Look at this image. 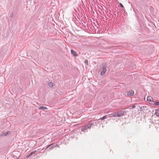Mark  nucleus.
I'll return each mask as SVG.
<instances>
[{"label": "nucleus", "instance_id": "nucleus-11", "mask_svg": "<svg viewBox=\"0 0 159 159\" xmlns=\"http://www.w3.org/2000/svg\"><path fill=\"white\" fill-rule=\"evenodd\" d=\"M36 152V150L30 153L29 154L28 156H27V157H26L27 158H28L29 157H31L33 154H34V153H35Z\"/></svg>", "mask_w": 159, "mask_h": 159}, {"label": "nucleus", "instance_id": "nucleus-14", "mask_svg": "<svg viewBox=\"0 0 159 159\" xmlns=\"http://www.w3.org/2000/svg\"><path fill=\"white\" fill-rule=\"evenodd\" d=\"M39 109H47V108L45 106H40L39 107Z\"/></svg>", "mask_w": 159, "mask_h": 159}, {"label": "nucleus", "instance_id": "nucleus-9", "mask_svg": "<svg viewBox=\"0 0 159 159\" xmlns=\"http://www.w3.org/2000/svg\"><path fill=\"white\" fill-rule=\"evenodd\" d=\"M153 99L150 96L148 97L147 98V100L148 102H152V101H153Z\"/></svg>", "mask_w": 159, "mask_h": 159}, {"label": "nucleus", "instance_id": "nucleus-4", "mask_svg": "<svg viewBox=\"0 0 159 159\" xmlns=\"http://www.w3.org/2000/svg\"><path fill=\"white\" fill-rule=\"evenodd\" d=\"M118 117L121 116L125 115V113H126L125 111H117Z\"/></svg>", "mask_w": 159, "mask_h": 159}, {"label": "nucleus", "instance_id": "nucleus-1", "mask_svg": "<svg viewBox=\"0 0 159 159\" xmlns=\"http://www.w3.org/2000/svg\"><path fill=\"white\" fill-rule=\"evenodd\" d=\"M97 124L96 122L94 121L92 122L91 121H89L84 126L82 127L81 128V130L82 131H84L87 129L90 128L91 126H95Z\"/></svg>", "mask_w": 159, "mask_h": 159}, {"label": "nucleus", "instance_id": "nucleus-7", "mask_svg": "<svg viewBox=\"0 0 159 159\" xmlns=\"http://www.w3.org/2000/svg\"><path fill=\"white\" fill-rule=\"evenodd\" d=\"M134 93V92L133 90H131L127 93V95L129 96H133Z\"/></svg>", "mask_w": 159, "mask_h": 159}, {"label": "nucleus", "instance_id": "nucleus-15", "mask_svg": "<svg viewBox=\"0 0 159 159\" xmlns=\"http://www.w3.org/2000/svg\"><path fill=\"white\" fill-rule=\"evenodd\" d=\"M119 5H120V6L122 8V9H121V11L123 10V9H124V7L123 6V5L121 3H119Z\"/></svg>", "mask_w": 159, "mask_h": 159}, {"label": "nucleus", "instance_id": "nucleus-8", "mask_svg": "<svg viewBox=\"0 0 159 159\" xmlns=\"http://www.w3.org/2000/svg\"><path fill=\"white\" fill-rule=\"evenodd\" d=\"M71 53L74 57L77 56L76 52L73 50H71Z\"/></svg>", "mask_w": 159, "mask_h": 159}, {"label": "nucleus", "instance_id": "nucleus-3", "mask_svg": "<svg viewBox=\"0 0 159 159\" xmlns=\"http://www.w3.org/2000/svg\"><path fill=\"white\" fill-rule=\"evenodd\" d=\"M58 146V145L57 144H51L48 145L45 149V150L46 151H48L49 150H51L54 148L57 147Z\"/></svg>", "mask_w": 159, "mask_h": 159}, {"label": "nucleus", "instance_id": "nucleus-10", "mask_svg": "<svg viewBox=\"0 0 159 159\" xmlns=\"http://www.w3.org/2000/svg\"><path fill=\"white\" fill-rule=\"evenodd\" d=\"M48 85L49 87L52 88L54 86L55 84L53 82H51L48 83Z\"/></svg>", "mask_w": 159, "mask_h": 159}, {"label": "nucleus", "instance_id": "nucleus-6", "mask_svg": "<svg viewBox=\"0 0 159 159\" xmlns=\"http://www.w3.org/2000/svg\"><path fill=\"white\" fill-rule=\"evenodd\" d=\"M11 133V132L10 131H8L7 132L5 133H2L1 135V136H6L7 135L10 134Z\"/></svg>", "mask_w": 159, "mask_h": 159}, {"label": "nucleus", "instance_id": "nucleus-13", "mask_svg": "<svg viewBox=\"0 0 159 159\" xmlns=\"http://www.w3.org/2000/svg\"><path fill=\"white\" fill-rule=\"evenodd\" d=\"M152 102L154 103V105L155 106H159V102L157 101L153 102V101H152Z\"/></svg>", "mask_w": 159, "mask_h": 159}, {"label": "nucleus", "instance_id": "nucleus-18", "mask_svg": "<svg viewBox=\"0 0 159 159\" xmlns=\"http://www.w3.org/2000/svg\"><path fill=\"white\" fill-rule=\"evenodd\" d=\"M84 63L85 64L88 65V61L87 60H85L84 61Z\"/></svg>", "mask_w": 159, "mask_h": 159}, {"label": "nucleus", "instance_id": "nucleus-2", "mask_svg": "<svg viewBox=\"0 0 159 159\" xmlns=\"http://www.w3.org/2000/svg\"><path fill=\"white\" fill-rule=\"evenodd\" d=\"M107 66L105 63H103L102 64V67L101 68V72L100 75L101 76H103L105 74L107 71Z\"/></svg>", "mask_w": 159, "mask_h": 159}, {"label": "nucleus", "instance_id": "nucleus-17", "mask_svg": "<svg viewBox=\"0 0 159 159\" xmlns=\"http://www.w3.org/2000/svg\"><path fill=\"white\" fill-rule=\"evenodd\" d=\"M135 107V106L134 105H133L131 107H130V108H129V109H132L133 108H134Z\"/></svg>", "mask_w": 159, "mask_h": 159}, {"label": "nucleus", "instance_id": "nucleus-19", "mask_svg": "<svg viewBox=\"0 0 159 159\" xmlns=\"http://www.w3.org/2000/svg\"><path fill=\"white\" fill-rule=\"evenodd\" d=\"M112 47H108V48H112Z\"/></svg>", "mask_w": 159, "mask_h": 159}, {"label": "nucleus", "instance_id": "nucleus-16", "mask_svg": "<svg viewBox=\"0 0 159 159\" xmlns=\"http://www.w3.org/2000/svg\"><path fill=\"white\" fill-rule=\"evenodd\" d=\"M107 116H103V117H102V118H101L100 119L101 120H103L104 119H106L107 117Z\"/></svg>", "mask_w": 159, "mask_h": 159}, {"label": "nucleus", "instance_id": "nucleus-12", "mask_svg": "<svg viewBox=\"0 0 159 159\" xmlns=\"http://www.w3.org/2000/svg\"><path fill=\"white\" fill-rule=\"evenodd\" d=\"M155 114L157 116H159V108L156 110Z\"/></svg>", "mask_w": 159, "mask_h": 159}, {"label": "nucleus", "instance_id": "nucleus-5", "mask_svg": "<svg viewBox=\"0 0 159 159\" xmlns=\"http://www.w3.org/2000/svg\"><path fill=\"white\" fill-rule=\"evenodd\" d=\"M110 117H118V116L117 114V112H115L114 113L111 114L110 115Z\"/></svg>", "mask_w": 159, "mask_h": 159}]
</instances>
